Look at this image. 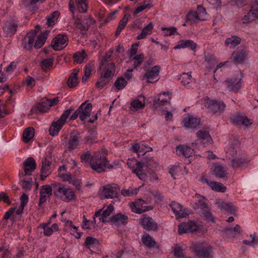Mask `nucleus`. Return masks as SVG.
I'll use <instances>...</instances> for the list:
<instances>
[{"label": "nucleus", "instance_id": "obj_1", "mask_svg": "<svg viewBox=\"0 0 258 258\" xmlns=\"http://www.w3.org/2000/svg\"><path fill=\"white\" fill-rule=\"evenodd\" d=\"M106 154L107 153L104 151H98L93 153L90 161V166L94 170L101 173L105 171L106 167L108 168L113 167L112 165L108 164Z\"/></svg>", "mask_w": 258, "mask_h": 258}, {"label": "nucleus", "instance_id": "obj_2", "mask_svg": "<svg viewBox=\"0 0 258 258\" xmlns=\"http://www.w3.org/2000/svg\"><path fill=\"white\" fill-rule=\"evenodd\" d=\"M53 185L56 187L53 190V195L56 198L65 202L76 200V196L72 188L60 183H54Z\"/></svg>", "mask_w": 258, "mask_h": 258}, {"label": "nucleus", "instance_id": "obj_3", "mask_svg": "<svg viewBox=\"0 0 258 258\" xmlns=\"http://www.w3.org/2000/svg\"><path fill=\"white\" fill-rule=\"evenodd\" d=\"M144 73H142V80L146 79L149 83H154L159 79V66H144L143 67Z\"/></svg>", "mask_w": 258, "mask_h": 258}, {"label": "nucleus", "instance_id": "obj_4", "mask_svg": "<svg viewBox=\"0 0 258 258\" xmlns=\"http://www.w3.org/2000/svg\"><path fill=\"white\" fill-rule=\"evenodd\" d=\"M72 111V109L64 111L58 119L51 123L49 130V134L51 136H55L58 135L63 125L66 123V120Z\"/></svg>", "mask_w": 258, "mask_h": 258}, {"label": "nucleus", "instance_id": "obj_5", "mask_svg": "<svg viewBox=\"0 0 258 258\" xmlns=\"http://www.w3.org/2000/svg\"><path fill=\"white\" fill-rule=\"evenodd\" d=\"M95 22L91 15H87L82 18L76 19L74 25L77 29L82 31H87L94 26Z\"/></svg>", "mask_w": 258, "mask_h": 258}, {"label": "nucleus", "instance_id": "obj_6", "mask_svg": "<svg viewBox=\"0 0 258 258\" xmlns=\"http://www.w3.org/2000/svg\"><path fill=\"white\" fill-rule=\"evenodd\" d=\"M192 249L196 254L203 258L212 257V246L206 242L197 243L193 245Z\"/></svg>", "mask_w": 258, "mask_h": 258}, {"label": "nucleus", "instance_id": "obj_7", "mask_svg": "<svg viewBox=\"0 0 258 258\" xmlns=\"http://www.w3.org/2000/svg\"><path fill=\"white\" fill-rule=\"evenodd\" d=\"M237 151L235 149L232 147H229L227 151V153L232 156L231 162L233 167H238L245 163H247L248 161L246 158L245 154H237Z\"/></svg>", "mask_w": 258, "mask_h": 258}, {"label": "nucleus", "instance_id": "obj_8", "mask_svg": "<svg viewBox=\"0 0 258 258\" xmlns=\"http://www.w3.org/2000/svg\"><path fill=\"white\" fill-rule=\"evenodd\" d=\"M130 206L132 212L138 214H141L153 209V206L147 205V203L142 199H138L134 202L130 203Z\"/></svg>", "mask_w": 258, "mask_h": 258}, {"label": "nucleus", "instance_id": "obj_9", "mask_svg": "<svg viewBox=\"0 0 258 258\" xmlns=\"http://www.w3.org/2000/svg\"><path fill=\"white\" fill-rule=\"evenodd\" d=\"M241 78L239 74L228 79L223 82V85L229 91L237 92L241 88Z\"/></svg>", "mask_w": 258, "mask_h": 258}, {"label": "nucleus", "instance_id": "obj_10", "mask_svg": "<svg viewBox=\"0 0 258 258\" xmlns=\"http://www.w3.org/2000/svg\"><path fill=\"white\" fill-rule=\"evenodd\" d=\"M68 41V37L67 35L59 34L52 39L51 46L55 50H60L67 46Z\"/></svg>", "mask_w": 258, "mask_h": 258}, {"label": "nucleus", "instance_id": "obj_11", "mask_svg": "<svg viewBox=\"0 0 258 258\" xmlns=\"http://www.w3.org/2000/svg\"><path fill=\"white\" fill-rule=\"evenodd\" d=\"M205 107L214 113H221L224 110L226 105L222 101L207 99L206 102Z\"/></svg>", "mask_w": 258, "mask_h": 258}, {"label": "nucleus", "instance_id": "obj_12", "mask_svg": "<svg viewBox=\"0 0 258 258\" xmlns=\"http://www.w3.org/2000/svg\"><path fill=\"white\" fill-rule=\"evenodd\" d=\"M120 190L118 185L115 183L107 184L103 187L102 195L106 199H113L117 197Z\"/></svg>", "mask_w": 258, "mask_h": 258}, {"label": "nucleus", "instance_id": "obj_13", "mask_svg": "<svg viewBox=\"0 0 258 258\" xmlns=\"http://www.w3.org/2000/svg\"><path fill=\"white\" fill-rule=\"evenodd\" d=\"M80 135L78 131H73L66 142V147L69 151L76 149L79 144Z\"/></svg>", "mask_w": 258, "mask_h": 258}, {"label": "nucleus", "instance_id": "obj_14", "mask_svg": "<svg viewBox=\"0 0 258 258\" xmlns=\"http://www.w3.org/2000/svg\"><path fill=\"white\" fill-rule=\"evenodd\" d=\"M18 27V24L17 21L10 20L5 22L3 30L7 37H11L17 32Z\"/></svg>", "mask_w": 258, "mask_h": 258}, {"label": "nucleus", "instance_id": "obj_15", "mask_svg": "<svg viewBox=\"0 0 258 258\" xmlns=\"http://www.w3.org/2000/svg\"><path fill=\"white\" fill-rule=\"evenodd\" d=\"M201 181L203 183L206 184L212 190L217 192H225L226 190V187L222 183L216 181H210L206 176L202 177Z\"/></svg>", "mask_w": 258, "mask_h": 258}, {"label": "nucleus", "instance_id": "obj_16", "mask_svg": "<svg viewBox=\"0 0 258 258\" xmlns=\"http://www.w3.org/2000/svg\"><path fill=\"white\" fill-rule=\"evenodd\" d=\"M114 210L112 205H109L105 209L103 208L102 210L96 212L94 216V222L96 223V218L99 217L100 220H102L103 222H108L107 218L110 215Z\"/></svg>", "mask_w": 258, "mask_h": 258}, {"label": "nucleus", "instance_id": "obj_17", "mask_svg": "<svg viewBox=\"0 0 258 258\" xmlns=\"http://www.w3.org/2000/svg\"><path fill=\"white\" fill-rule=\"evenodd\" d=\"M182 122L187 128H196L200 125V119L190 114H186L183 118Z\"/></svg>", "mask_w": 258, "mask_h": 258}, {"label": "nucleus", "instance_id": "obj_18", "mask_svg": "<svg viewBox=\"0 0 258 258\" xmlns=\"http://www.w3.org/2000/svg\"><path fill=\"white\" fill-rule=\"evenodd\" d=\"M147 168V166L143 163L137 162L136 166L132 168V171L136 174L139 179L145 180L148 177V174L146 172Z\"/></svg>", "mask_w": 258, "mask_h": 258}, {"label": "nucleus", "instance_id": "obj_19", "mask_svg": "<svg viewBox=\"0 0 258 258\" xmlns=\"http://www.w3.org/2000/svg\"><path fill=\"white\" fill-rule=\"evenodd\" d=\"M92 105L91 103H83L79 107L78 112L80 113V119L82 121L85 120L89 117L92 111Z\"/></svg>", "mask_w": 258, "mask_h": 258}, {"label": "nucleus", "instance_id": "obj_20", "mask_svg": "<svg viewBox=\"0 0 258 258\" xmlns=\"http://www.w3.org/2000/svg\"><path fill=\"white\" fill-rule=\"evenodd\" d=\"M52 195V188L49 185H45L41 186L40 189V197L39 206H41Z\"/></svg>", "mask_w": 258, "mask_h": 258}, {"label": "nucleus", "instance_id": "obj_21", "mask_svg": "<svg viewBox=\"0 0 258 258\" xmlns=\"http://www.w3.org/2000/svg\"><path fill=\"white\" fill-rule=\"evenodd\" d=\"M216 204L220 209L232 214H235L237 211V208L232 203H226L221 199L216 200Z\"/></svg>", "mask_w": 258, "mask_h": 258}, {"label": "nucleus", "instance_id": "obj_22", "mask_svg": "<svg viewBox=\"0 0 258 258\" xmlns=\"http://www.w3.org/2000/svg\"><path fill=\"white\" fill-rule=\"evenodd\" d=\"M198 228L197 224L192 221H188L187 223H182L178 226V233L182 234L187 232H190L196 231Z\"/></svg>", "mask_w": 258, "mask_h": 258}, {"label": "nucleus", "instance_id": "obj_23", "mask_svg": "<svg viewBox=\"0 0 258 258\" xmlns=\"http://www.w3.org/2000/svg\"><path fill=\"white\" fill-rule=\"evenodd\" d=\"M36 36V33L35 30L31 31L28 33L24 38L23 45L24 48L29 50L32 47L34 46V40Z\"/></svg>", "mask_w": 258, "mask_h": 258}, {"label": "nucleus", "instance_id": "obj_24", "mask_svg": "<svg viewBox=\"0 0 258 258\" xmlns=\"http://www.w3.org/2000/svg\"><path fill=\"white\" fill-rule=\"evenodd\" d=\"M132 148L139 156L144 155L146 153L152 150V148L147 146L145 142L135 144L132 146Z\"/></svg>", "mask_w": 258, "mask_h": 258}, {"label": "nucleus", "instance_id": "obj_25", "mask_svg": "<svg viewBox=\"0 0 258 258\" xmlns=\"http://www.w3.org/2000/svg\"><path fill=\"white\" fill-rule=\"evenodd\" d=\"M142 225L143 228L147 230H156L158 228L157 224L151 217H144L142 219Z\"/></svg>", "mask_w": 258, "mask_h": 258}, {"label": "nucleus", "instance_id": "obj_26", "mask_svg": "<svg viewBox=\"0 0 258 258\" xmlns=\"http://www.w3.org/2000/svg\"><path fill=\"white\" fill-rule=\"evenodd\" d=\"M115 70V66H101L99 68L101 74L110 80L114 76Z\"/></svg>", "mask_w": 258, "mask_h": 258}, {"label": "nucleus", "instance_id": "obj_27", "mask_svg": "<svg viewBox=\"0 0 258 258\" xmlns=\"http://www.w3.org/2000/svg\"><path fill=\"white\" fill-rule=\"evenodd\" d=\"M176 152L179 156H183L189 158L194 154V150L188 146L180 145L176 148Z\"/></svg>", "mask_w": 258, "mask_h": 258}, {"label": "nucleus", "instance_id": "obj_28", "mask_svg": "<svg viewBox=\"0 0 258 258\" xmlns=\"http://www.w3.org/2000/svg\"><path fill=\"white\" fill-rule=\"evenodd\" d=\"M170 207L177 219L182 218L185 217L186 214L183 210L182 207L180 204L174 202L171 203Z\"/></svg>", "mask_w": 258, "mask_h": 258}, {"label": "nucleus", "instance_id": "obj_29", "mask_svg": "<svg viewBox=\"0 0 258 258\" xmlns=\"http://www.w3.org/2000/svg\"><path fill=\"white\" fill-rule=\"evenodd\" d=\"M50 30H45L42 32L41 34L37 37L34 47L37 48H40L43 46L46 39L48 38Z\"/></svg>", "mask_w": 258, "mask_h": 258}, {"label": "nucleus", "instance_id": "obj_30", "mask_svg": "<svg viewBox=\"0 0 258 258\" xmlns=\"http://www.w3.org/2000/svg\"><path fill=\"white\" fill-rule=\"evenodd\" d=\"M24 170L26 175H30L31 173L36 168V163L35 160L29 157L24 162Z\"/></svg>", "mask_w": 258, "mask_h": 258}, {"label": "nucleus", "instance_id": "obj_31", "mask_svg": "<svg viewBox=\"0 0 258 258\" xmlns=\"http://www.w3.org/2000/svg\"><path fill=\"white\" fill-rule=\"evenodd\" d=\"M79 72V69L78 68H76L71 74L67 81V85L70 88H73L78 86L79 83V79L78 77Z\"/></svg>", "mask_w": 258, "mask_h": 258}, {"label": "nucleus", "instance_id": "obj_32", "mask_svg": "<svg viewBox=\"0 0 258 258\" xmlns=\"http://www.w3.org/2000/svg\"><path fill=\"white\" fill-rule=\"evenodd\" d=\"M127 220V216L121 213H117L110 218V221L116 225H124Z\"/></svg>", "mask_w": 258, "mask_h": 258}, {"label": "nucleus", "instance_id": "obj_33", "mask_svg": "<svg viewBox=\"0 0 258 258\" xmlns=\"http://www.w3.org/2000/svg\"><path fill=\"white\" fill-rule=\"evenodd\" d=\"M247 56V53L244 51H235L232 53L231 59L235 63H241Z\"/></svg>", "mask_w": 258, "mask_h": 258}, {"label": "nucleus", "instance_id": "obj_34", "mask_svg": "<svg viewBox=\"0 0 258 258\" xmlns=\"http://www.w3.org/2000/svg\"><path fill=\"white\" fill-rule=\"evenodd\" d=\"M51 163L46 160V159H44L42 161V167H41V178L42 180H44V179L49 175L50 173L49 169Z\"/></svg>", "mask_w": 258, "mask_h": 258}, {"label": "nucleus", "instance_id": "obj_35", "mask_svg": "<svg viewBox=\"0 0 258 258\" xmlns=\"http://www.w3.org/2000/svg\"><path fill=\"white\" fill-rule=\"evenodd\" d=\"M130 17V15L125 14L122 19L119 21L115 33L116 37L118 36L120 34L121 30L125 27L129 20Z\"/></svg>", "mask_w": 258, "mask_h": 258}, {"label": "nucleus", "instance_id": "obj_36", "mask_svg": "<svg viewBox=\"0 0 258 258\" xmlns=\"http://www.w3.org/2000/svg\"><path fill=\"white\" fill-rule=\"evenodd\" d=\"M50 109L49 104L46 101V98L43 99L42 102L34 108L33 109L36 112H45Z\"/></svg>", "mask_w": 258, "mask_h": 258}, {"label": "nucleus", "instance_id": "obj_37", "mask_svg": "<svg viewBox=\"0 0 258 258\" xmlns=\"http://www.w3.org/2000/svg\"><path fill=\"white\" fill-rule=\"evenodd\" d=\"M256 19H258V14H256L254 12L252 11V9L251 8L249 12L244 16L242 20L243 23L246 24L252 22Z\"/></svg>", "mask_w": 258, "mask_h": 258}, {"label": "nucleus", "instance_id": "obj_38", "mask_svg": "<svg viewBox=\"0 0 258 258\" xmlns=\"http://www.w3.org/2000/svg\"><path fill=\"white\" fill-rule=\"evenodd\" d=\"M87 0H75L76 6L80 13H85L88 9Z\"/></svg>", "mask_w": 258, "mask_h": 258}, {"label": "nucleus", "instance_id": "obj_39", "mask_svg": "<svg viewBox=\"0 0 258 258\" xmlns=\"http://www.w3.org/2000/svg\"><path fill=\"white\" fill-rule=\"evenodd\" d=\"M153 29V25L152 23H150L144 27L141 33L138 35L137 39L138 40H141L145 38L147 35L152 33Z\"/></svg>", "mask_w": 258, "mask_h": 258}, {"label": "nucleus", "instance_id": "obj_40", "mask_svg": "<svg viewBox=\"0 0 258 258\" xmlns=\"http://www.w3.org/2000/svg\"><path fill=\"white\" fill-rule=\"evenodd\" d=\"M87 55L85 50L78 51L76 52L74 55V62L77 63H82L85 61V59L87 58Z\"/></svg>", "mask_w": 258, "mask_h": 258}, {"label": "nucleus", "instance_id": "obj_41", "mask_svg": "<svg viewBox=\"0 0 258 258\" xmlns=\"http://www.w3.org/2000/svg\"><path fill=\"white\" fill-rule=\"evenodd\" d=\"M241 232V229L239 225H236L234 228H228L225 230L226 234L229 237H234L239 235Z\"/></svg>", "mask_w": 258, "mask_h": 258}, {"label": "nucleus", "instance_id": "obj_42", "mask_svg": "<svg viewBox=\"0 0 258 258\" xmlns=\"http://www.w3.org/2000/svg\"><path fill=\"white\" fill-rule=\"evenodd\" d=\"M34 135V130L32 127L26 128L23 134V140L25 143H28L32 139Z\"/></svg>", "mask_w": 258, "mask_h": 258}, {"label": "nucleus", "instance_id": "obj_43", "mask_svg": "<svg viewBox=\"0 0 258 258\" xmlns=\"http://www.w3.org/2000/svg\"><path fill=\"white\" fill-rule=\"evenodd\" d=\"M142 241L145 246L150 248L154 247L156 244V241L148 234L142 236Z\"/></svg>", "mask_w": 258, "mask_h": 258}, {"label": "nucleus", "instance_id": "obj_44", "mask_svg": "<svg viewBox=\"0 0 258 258\" xmlns=\"http://www.w3.org/2000/svg\"><path fill=\"white\" fill-rule=\"evenodd\" d=\"M99 244L98 240L92 237L88 236L86 238L85 246L92 251V249L97 246Z\"/></svg>", "mask_w": 258, "mask_h": 258}, {"label": "nucleus", "instance_id": "obj_45", "mask_svg": "<svg viewBox=\"0 0 258 258\" xmlns=\"http://www.w3.org/2000/svg\"><path fill=\"white\" fill-rule=\"evenodd\" d=\"M199 21H205L207 19V14L206 9L202 6H198L197 10L195 12Z\"/></svg>", "mask_w": 258, "mask_h": 258}, {"label": "nucleus", "instance_id": "obj_46", "mask_svg": "<svg viewBox=\"0 0 258 258\" xmlns=\"http://www.w3.org/2000/svg\"><path fill=\"white\" fill-rule=\"evenodd\" d=\"M153 5L150 1H145L140 6L137 7V8L135 10L134 14L137 15L146 9H151Z\"/></svg>", "mask_w": 258, "mask_h": 258}, {"label": "nucleus", "instance_id": "obj_47", "mask_svg": "<svg viewBox=\"0 0 258 258\" xmlns=\"http://www.w3.org/2000/svg\"><path fill=\"white\" fill-rule=\"evenodd\" d=\"M21 204L19 208L16 210V212L17 215H20L23 212L24 208L28 201V196L26 194H22L20 198Z\"/></svg>", "mask_w": 258, "mask_h": 258}, {"label": "nucleus", "instance_id": "obj_48", "mask_svg": "<svg viewBox=\"0 0 258 258\" xmlns=\"http://www.w3.org/2000/svg\"><path fill=\"white\" fill-rule=\"evenodd\" d=\"M59 16V13L58 11L53 12L47 17L46 24L48 26H53L57 22Z\"/></svg>", "mask_w": 258, "mask_h": 258}, {"label": "nucleus", "instance_id": "obj_49", "mask_svg": "<svg viewBox=\"0 0 258 258\" xmlns=\"http://www.w3.org/2000/svg\"><path fill=\"white\" fill-rule=\"evenodd\" d=\"M241 42V39L236 36H233L231 37L227 38L225 42L226 46L231 45L232 47H235Z\"/></svg>", "mask_w": 258, "mask_h": 258}, {"label": "nucleus", "instance_id": "obj_50", "mask_svg": "<svg viewBox=\"0 0 258 258\" xmlns=\"http://www.w3.org/2000/svg\"><path fill=\"white\" fill-rule=\"evenodd\" d=\"M214 173L215 175L218 178H224L227 176V173L226 170L220 166L218 165L215 167L214 169Z\"/></svg>", "mask_w": 258, "mask_h": 258}, {"label": "nucleus", "instance_id": "obj_51", "mask_svg": "<svg viewBox=\"0 0 258 258\" xmlns=\"http://www.w3.org/2000/svg\"><path fill=\"white\" fill-rule=\"evenodd\" d=\"M145 105V102L144 98H142V100H139L138 99H135L131 103V107L132 109H134V110L143 109L144 108Z\"/></svg>", "mask_w": 258, "mask_h": 258}, {"label": "nucleus", "instance_id": "obj_52", "mask_svg": "<svg viewBox=\"0 0 258 258\" xmlns=\"http://www.w3.org/2000/svg\"><path fill=\"white\" fill-rule=\"evenodd\" d=\"M179 79L181 80V83L185 86H187L192 81L190 73H182L180 75Z\"/></svg>", "mask_w": 258, "mask_h": 258}, {"label": "nucleus", "instance_id": "obj_53", "mask_svg": "<svg viewBox=\"0 0 258 258\" xmlns=\"http://www.w3.org/2000/svg\"><path fill=\"white\" fill-rule=\"evenodd\" d=\"M171 100V96L167 93L160 94L158 98V103L164 105L169 103Z\"/></svg>", "mask_w": 258, "mask_h": 258}, {"label": "nucleus", "instance_id": "obj_54", "mask_svg": "<svg viewBox=\"0 0 258 258\" xmlns=\"http://www.w3.org/2000/svg\"><path fill=\"white\" fill-rule=\"evenodd\" d=\"M92 157L93 154L92 155L89 151H87L81 155V162L86 165H90V161Z\"/></svg>", "mask_w": 258, "mask_h": 258}, {"label": "nucleus", "instance_id": "obj_55", "mask_svg": "<svg viewBox=\"0 0 258 258\" xmlns=\"http://www.w3.org/2000/svg\"><path fill=\"white\" fill-rule=\"evenodd\" d=\"M110 80V79L101 74V77L96 83V86L98 88H102L109 83Z\"/></svg>", "mask_w": 258, "mask_h": 258}, {"label": "nucleus", "instance_id": "obj_56", "mask_svg": "<svg viewBox=\"0 0 258 258\" xmlns=\"http://www.w3.org/2000/svg\"><path fill=\"white\" fill-rule=\"evenodd\" d=\"M127 84V82L123 77L118 78L114 83V86L117 90L124 88Z\"/></svg>", "mask_w": 258, "mask_h": 258}, {"label": "nucleus", "instance_id": "obj_57", "mask_svg": "<svg viewBox=\"0 0 258 258\" xmlns=\"http://www.w3.org/2000/svg\"><path fill=\"white\" fill-rule=\"evenodd\" d=\"M161 30L163 31L164 35L170 36L174 35L177 32V28L175 27H161Z\"/></svg>", "mask_w": 258, "mask_h": 258}, {"label": "nucleus", "instance_id": "obj_58", "mask_svg": "<svg viewBox=\"0 0 258 258\" xmlns=\"http://www.w3.org/2000/svg\"><path fill=\"white\" fill-rule=\"evenodd\" d=\"M138 190L137 188L129 187L128 189H122L121 193L124 196H131L137 195Z\"/></svg>", "mask_w": 258, "mask_h": 258}, {"label": "nucleus", "instance_id": "obj_59", "mask_svg": "<svg viewBox=\"0 0 258 258\" xmlns=\"http://www.w3.org/2000/svg\"><path fill=\"white\" fill-rule=\"evenodd\" d=\"M196 15L195 11L189 12L186 15L187 21L190 22L191 24L199 22Z\"/></svg>", "mask_w": 258, "mask_h": 258}, {"label": "nucleus", "instance_id": "obj_60", "mask_svg": "<svg viewBox=\"0 0 258 258\" xmlns=\"http://www.w3.org/2000/svg\"><path fill=\"white\" fill-rule=\"evenodd\" d=\"M195 199H197V200L198 201V203H197L198 206L200 207L201 208H207L205 198L203 197H202L198 194H196L195 196Z\"/></svg>", "mask_w": 258, "mask_h": 258}, {"label": "nucleus", "instance_id": "obj_61", "mask_svg": "<svg viewBox=\"0 0 258 258\" xmlns=\"http://www.w3.org/2000/svg\"><path fill=\"white\" fill-rule=\"evenodd\" d=\"M24 84L28 88H32L35 85V80L30 76H28L24 81Z\"/></svg>", "mask_w": 258, "mask_h": 258}, {"label": "nucleus", "instance_id": "obj_62", "mask_svg": "<svg viewBox=\"0 0 258 258\" xmlns=\"http://www.w3.org/2000/svg\"><path fill=\"white\" fill-rule=\"evenodd\" d=\"M198 137L201 140H211L209 133L205 131H199L197 132Z\"/></svg>", "mask_w": 258, "mask_h": 258}, {"label": "nucleus", "instance_id": "obj_63", "mask_svg": "<svg viewBox=\"0 0 258 258\" xmlns=\"http://www.w3.org/2000/svg\"><path fill=\"white\" fill-rule=\"evenodd\" d=\"M181 167H180L178 165H175L172 167V168L170 170V173L171 174V176L175 178V176L178 175L180 174L181 172Z\"/></svg>", "mask_w": 258, "mask_h": 258}, {"label": "nucleus", "instance_id": "obj_64", "mask_svg": "<svg viewBox=\"0 0 258 258\" xmlns=\"http://www.w3.org/2000/svg\"><path fill=\"white\" fill-rule=\"evenodd\" d=\"M85 75L82 78V82L85 83L91 76L92 71V66H86L85 68Z\"/></svg>", "mask_w": 258, "mask_h": 258}]
</instances>
